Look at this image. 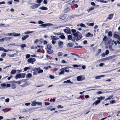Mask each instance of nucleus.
<instances>
[{
	"label": "nucleus",
	"mask_w": 120,
	"mask_h": 120,
	"mask_svg": "<svg viewBox=\"0 0 120 120\" xmlns=\"http://www.w3.org/2000/svg\"><path fill=\"white\" fill-rule=\"evenodd\" d=\"M40 4H35L32 5L30 8L32 9H35L38 8L40 5Z\"/></svg>",
	"instance_id": "nucleus-1"
},
{
	"label": "nucleus",
	"mask_w": 120,
	"mask_h": 120,
	"mask_svg": "<svg viewBox=\"0 0 120 120\" xmlns=\"http://www.w3.org/2000/svg\"><path fill=\"white\" fill-rule=\"evenodd\" d=\"M33 71H34L38 72V73H42L43 71V70L41 69L39 67L34 68Z\"/></svg>",
	"instance_id": "nucleus-2"
},
{
	"label": "nucleus",
	"mask_w": 120,
	"mask_h": 120,
	"mask_svg": "<svg viewBox=\"0 0 120 120\" xmlns=\"http://www.w3.org/2000/svg\"><path fill=\"white\" fill-rule=\"evenodd\" d=\"M113 14H110L108 16V17L106 18V21H108V20H110L112 19L113 17Z\"/></svg>",
	"instance_id": "nucleus-3"
},
{
	"label": "nucleus",
	"mask_w": 120,
	"mask_h": 120,
	"mask_svg": "<svg viewBox=\"0 0 120 120\" xmlns=\"http://www.w3.org/2000/svg\"><path fill=\"white\" fill-rule=\"evenodd\" d=\"M67 28L64 29V31L66 33L70 34L71 33L70 29L68 28L67 27Z\"/></svg>",
	"instance_id": "nucleus-4"
},
{
	"label": "nucleus",
	"mask_w": 120,
	"mask_h": 120,
	"mask_svg": "<svg viewBox=\"0 0 120 120\" xmlns=\"http://www.w3.org/2000/svg\"><path fill=\"white\" fill-rule=\"evenodd\" d=\"M83 76L82 75L79 76H78L77 77V80L78 81H80L81 80H83V78H82V77H83Z\"/></svg>",
	"instance_id": "nucleus-5"
},
{
	"label": "nucleus",
	"mask_w": 120,
	"mask_h": 120,
	"mask_svg": "<svg viewBox=\"0 0 120 120\" xmlns=\"http://www.w3.org/2000/svg\"><path fill=\"white\" fill-rule=\"evenodd\" d=\"M35 59V58H30L29 59L27 60V62L29 63H30L32 61H34V60Z\"/></svg>",
	"instance_id": "nucleus-6"
},
{
	"label": "nucleus",
	"mask_w": 120,
	"mask_h": 120,
	"mask_svg": "<svg viewBox=\"0 0 120 120\" xmlns=\"http://www.w3.org/2000/svg\"><path fill=\"white\" fill-rule=\"evenodd\" d=\"M93 34H91L90 33L88 32L86 34L85 37H92L93 36Z\"/></svg>",
	"instance_id": "nucleus-7"
},
{
	"label": "nucleus",
	"mask_w": 120,
	"mask_h": 120,
	"mask_svg": "<svg viewBox=\"0 0 120 120\" xmlns=\"http://www.w3.org/2000/svg\"><path fill=\"white\" fill-rule=\"evenodd\" d=\"M108 39H110V38H108L107 39V37L106 36H105L102 39V40L103 41H105V44H106V41H107L108 40Z\"/></svg>",
	"instance_id": "nucleus-8"
},
{
	"label": "nucleus",
	"mask_w": 120,
	"mask_h": 120,
	"mask_svg": "<svg viewBox=\"0 0 120 120\" xmlns=\"http://www.w3.org/2000/svg\"><path fill=\"white\" fill-rule=\"evenodd\" d=\"M66 17V15H62L59 17V18L61 19L64 20L65 19Z\"/></svg>",
	"instance_id": "nucleus-9"
},
{
	"label": "nucleus",
	"mask_w": 120,
	"mask_h": 120,
	"mask_svg": "<svg viewBox=\"0 0 120 120\" xmlns=\"http://www.w3.org/2000/svg\"><path fill=\"white\" fill-rule=\"evenodd\" d=\"M51 38L52 40H55L59 39V38L57 37L54 36H52L51 37Z\"/></svg>",
	"instance_id": "nucleus-10"
},
{
	"label": "nucleus",
	"mask_w": 120,
	"mask_h": 120,
	"mask_svg": "<svg viewBox=\"0 0 120 120\" xmlns=\"http://www.w3.org/2000/svg\"><path fill=\"white\" fill-rule=\"evenodd\" d=\"M100 102V101L97 100L95 101L92 104V105L93 106H94V105H98V104Z\"/></svg>",
	"instance_id": "nucleus-11"
},
{
	"label": "nucleus",
	"mask_w": 120,
	"mask_h": 120,
	"mask_svg": "<svg viewBox=\"0 0 120 120\" xmlns=\"http://www.w3.org/2000/svg\"><path fill=\"white\" fill-rule=\"evenodd\" d=\"M112 58V56H110L106 58H104L102 59L103 60H106L111 59Z\"/></svg>",
	"instance_id": "nucleus-12"
},
{
	"label": "nucleus",
	"mask_w": 120,
	"mask_h": 120,
	"mask_svg": "<svg viewBox=\"0 0 120 120\" xmlns=\"http://www.w3.org/2000/svg\"><path fill=\"white\" fill-rule=\"evenodd\" d=\"M21 74H17L16 75V76L15 77V78L17 79L18 78H21Z\"/></svg>",
	"instance_id": "nucleus-13"
},
{
	"label": "nucleus",
	"mask_w": 120,
	"mask_h": 120,
	"mask_svg": "<svg viewBox=\"0 0 120 120\" xmlns=\"http://www.w3.org/2000/svg\"><path fill=\"white\" fill-rule=\"evenodd\" d=\"M82 37V36L81 34H80L78 35L76 39V41H78Z\"/></svg>",
	"instance_id": "nucleus-14"
},
{
	"label": "nucleus",
	"mask_w": 120,
	"mask_h": 120,
	"mask_svg": "<svg viewBox=\"0 0 120 120\" xmlns=\"http://www.w3.org/2000/svg\"><path fill=\"white\" fill-rule=\"evenodd\" d=\"M97 1L98 2H101V3H108V1H104L103 0H97Z\"/></svg>",
	"instance_id": "nucleus-15"
},
{
	"label": "nucleus",
	"mask_w": 120,
	"mask_h": 120,
	"mask_svg": "<svg viewBox=\"0 0 120 120\" xmlns=\"http://www.w3.org/2000/svg\"><path fill=\"white\" fill-rule=\"evenodd\" d=\"M105 98V96H101L98 97L97 98V99H98V100L100 101H101V100H102L104 99Z\"/></svg>",
	"instance_id": "nucleus-16"
},
{
	"label": "nucleus",
	"mask_w": 120,
	"mask_h": 120,
	"mask_svg": "<svg viewBox=\"0 0 120 120\" xmlns=\"http://www.w3.org/2000/svg\"><path fill=\"white\" fill-rule=\"evenodd\" d=\"M39 9L41 10H48V9L47 8L45 7L44 6H43L40 7L39 8Z\"/></svg>",
	"instance_id": "nucleus-17"
},
{
	"label": "nucleus",
	"mask_w": 120,
	"mask_h": 120,
	"mask_svg": "<svg viewBox=\"0 0 120 120\" xmlns=\"http://www.w3.org/2000/svg\"><path fill=\"white\" fill-rule=\"evenodd\" d=\"M47 51L48 53L49 54H51L53 52V50L51 49H48Z\"/></svg>",
	"instance_id": "nucleus-18"
},
{
	"label": "nucleus",
	"mask_w": 120,
	"mask_h": 120,
	"mask_svg": "<svg viewBox=\"0 0 120 120\" xmlns=\"http://www.w3.org/2000/svg\"><path fill=\"white\" fill-rule=\"evenodd\" d=\"M70 67H65L62 68L61 69H60V70H63L64 71L66 70H67V69H68L69 68H70Z\"/></svg>",
	"instance_id": "nucleus-19"
},
{
	"label": "nucleus",
	"mask_w": 120,
	"mask_h": 120,
	"mask_svg": "<svg viewBox=\"0 0 120 120\" xmlns=\"http://www.w3.org/2000/svg\"><path fill=\"white\" fill-rule=\"evenodd\" d=\"M13 36L14 37L19 36L20 35V34L17 33L15 32L13 33Z\"/></svg>",
	"instance_id": "nucleus-20"
},
{
	"label": "nucleus",
	"mask_w": 120,
	"mask_h": 120,
	"mask_svg": "<svg viewBox=\"0 0 120 120\" xmlns=\"http://www.w3.org/2000/svg\"><path fill=\"white\" fill-rule=\"evenodd\" d=\"M29 36L28 35H26L24 36L22 38V40H24L26 39Z\"/></svg>",
	"instance_id": "nucleus-21"
},
{
	"label": "nucleus",
	"mask_w": 120,
	"mask_h": 120,
	"mask_svg": "<svg viewBox=\"0 0 120 120\" xmlns=\"http://www.w3.org/2000/svg\"><path fill=\"white\" fill-rule=\"evenodd\" d=\"M47 47L48 49H51L52 48V47L50 44H48L47 45Z\"/></svg>",
	"instance_id": "nucleus-22"
},
{
	"label": "nucleus",
	"mask_w": 120,
	"mask_h": 120,
	"mask_svg": "<svg viewBox=\"0 0 120 120\" xmlns=\"http://www.w3.org/2000/svg\"><path fill=\"white\" fill-rule=\"evenodd\" d=\"M69 10V9L68 8H67L64 10V13H67L68 12Z\"/></svg>",
	"instance_id": "nucleus-23"
},
{
	"label": "nucleus",
	"mask_w": 120,
	"mask_h": 120,
	"mask_svg": "<svg viewBox=\"0 0 120 120\" xmlns=\"http://www.w3.org/2000/svg\"><path fill=\"white\" fill-rule=\"evenodd\" d=\"M4 38V41L5 40L6 41L8 40H10L11 38H11L9 37H6L5 38Z\"/></svg>",
	"instance_id": "nucleus-24"
},
{
	"label": "nucleus",
	"mask_w": 120,
	"mask_h": 120,
	"mask_svg": "<svg viewBox=\"0 0 120 120\" xmlns=\"http://www.w3.org/2000/svg\"><path fill=\"white\" fill-rule=\"evenodd\" d=\"M119 35L117 34H116V33H115L113 34V37L115 38H116L117 37L119 36Z\"/></svg>",
	"instance_id": "nucleus-25"
},
{
	"label": "nucleus",
	"mask_w": 120,
	"mask_h": 120,
	"mask_svg": "<svg viewBox=\"0 0 120 120\" xmlns=\"http://www.w3.org/2000/svg\"><path fill=\"white\" fill-rule=\"evenodd\" d=\"M77 26H80L81 27H86V26L84 24L81 23L80 25H77Z\"/></svg>",
	"instance_id": "nucleus-26"
},
{
	"label": "nucleus",
	"mask_w": 120,
	"mask_h": 120,
	"mask_svg": "<svg viewBox=\"0 0 120 120\" xmlns=\"http://www.w3.org/2000/svg\"><path fill=\"white\" fill-rule=\"evenodd\" d=\"M16 72V70H12L11 72V74H14Z\"/></svg>",
	"instance_id": "nucleus-27"
},
{
	"label": "nucleus",
	"mask_w": 120,
	"mask_h": 120,
	"mask_svg": "<svg viewBox=\"0 0 120 120\" xmlns=\"http://www.w3.org/2000/svg\"><path fill=\"white\" fill-rule=\"evenodd\" d=\"M113 96V95H111L110 96H109V97H108V98H106L105 99V101L107 100H109L110 99H111L112 97Z\"/></svg>",
	"instance_id": "nucleus-28"
},
{
	"label": "nucleus",
	"mask_w": 120,
	"mask_h": 120,
	"mask_svg": "<svg viewBox=\"0 0 120 120\" xmlns=\"http://www.w3.org/2000/svg\"><path fill=\"white\" fill-rule=\"evenodd\" d=\"M68 40H71L72 39V36L70 35H68Z\"/></svg>",
	"instance_id": "nucleus-29"
},
{
	"label": "nucleus",
	"mask_w": 120,
	"mask_h": 120,
	"mask_svg": "<svg viewBox=\"0 0 120 120\" xmlns=\"http://www.w3.org/2000/svg\"><path fill=\"white\" fill-rule=\"evenodd\" d=\"M63 44V43L61 41H60L58 42V45L59 46H61Z\"/></svg>",
	"instance_id": "nucleus-30"
},
{
	"label": "nucleus",
	"mask_w": 120,
	"mask_h": 120,
	"mask_svg": "<svg viewBox=\"0 0 120 120\" xmlns=\"http://www.w3.org/2000/svg\"><path fill=\"white\" fill-rule=\"evenodd\" d=\"M72 66L75 67H81V66L80 65L77 64L73 65H72Z\"/></svg>",
	"instance_id": "nucleus-31"
},
{
	"label": "nucleus",
	"mask_w": 120,
	"mask_h": 120,
	"mask_svg": "<svg viewBox=\"0 0 120 120\" xmlns=\"http://www.w3.org/2000/svg\"><path fill=\"white\" fill-rule=\"evenodd\" d=\"M112 32L111 31H109L108 32V35L109 36L111 37L112 36Z\"/></svg>",
	"instance_id": "nucleus-32"
},
{
	"label": "nucleus",
	"mask_w": 120,
	"mask_h": 120,
	"mask_svg": "<svg viewBox=\"0 0 120 120\" xmlns=\"http://www.w3.org/2000/svg\"><path fill=\"white\" fill-rule=\"evenodd\" d=\"M34 32V31H27L26 32H25L24 33V34H30V33H32L33 32Z\"/></svg>",
	"instance_id": "nucleus-33"
},
{
	"label": "nucleus",
	"mask_w": 120,
	"mask_h": 120,
	"mask_svg": "<svg viewBox=\"0 0 120 120\" xmlns=\"http://www.w3.org/2000/svg\"><path fill=\"white\" fill-rule=\"evenodd\" d=\"M79 33V32H76L75 33H73V35L75 37H77V36L78 35V33Z\"/></svg>",
	"instance_id": "nucleus-34"
},
{
	"label": "nucleus",
	"mask_w": 120,
	"mask_h": 120,
	"mask_svg": "<svg viewBox=\"0 0 120 120\" xmlns=\"http://www.w3.org/2000/svg\"><path fill=\"white\" fill-rule=\"evenodd\" d=\"M27 77L29 78L30 77H31L32 76V75L30 73H29L27 74Z\"/></svg>",
	"instance_id": "nucleus-35"
},
{
	"label": "nucleus",
	"mask_w": 120,
	"mask_h": 120,
	"mask_svg": "<svg viewBox=\"0 0 120 120\" xmlns=\"http://www.w3.org/2000/svg\"><path fill=\"white\" fill-rule=\"evenodd\" d=\"M60 38L62 39H64L65 38V36L64 35H61L59 36Z\"/></svg>",
	"instance_id": "nucleus-36"
},
{
	"label": "nucleus",
	"mask_w": 120,
	"mask_h": 120,
	"mask_svg": "<svg viewBox=\"0 0 120 120\" xmlns=\"http://www.w3.org/2000/svg\"><path fill=\"white\" fill-rule=\"evenodd\" d=\"M61 71H60L59 73V75H61L62 74H64V71L63 70H61Z\"/></svg>",
	"instance_id": "nucleus-37"
},
{
	"label": "nucleus",
	"mask_w": 120,
	"mask_h": 120,
	"mask_svg": "<svg viewBox=\"0 0 120 120\" xmlns=\"http://www.w3.org/2000/svg\"><path fill=\"white\" fill-rule=\"evenodd\" d=\"M36 104V102L34 101L31 104V105L32 106H35Z\"/></svg>",
	"instance_id": "nucleus-38"
},
{
	"label": "nucleus",
	"mask_w": 120,
	"mask_h": 120,
	"mask_svg": "<svg viewBox=\"0 0 120 120\" xmlns=\"http://www.w3.org/2000/svg\"><path fill=\"white\" fill-rule=\"evenodd\" d=\"M73 45L71 43H69L67 44V47H71Z\"/></svg>",
	"instance_id": "nucleus-39"
},
{
	"label": "nucleus",
	"mask_w": 120,
	"mask_h": 120,
	"mask_svg": "<svg viewBox=\"0 0 120 120\" xmlns=\"http://www.w3.org/2000/svg\"><path fill=\"white\" fill-rule=\"evenodd\" d=\"M6 53H3L1 55V56L2 57L4 58V56H6Z\"/></svg>",
	"instance_id": "nucleus-40"
},
{
	"label": "nucleus",
	"mask_w": 120,
	"mask_h": 120,
	"mask_svg": "<svg viewBox=\"0 0 120 120\" xmlns=\"http://www.w3.org/2000/svg\"><path fill=\"white\" fill-rule=\"evenodd\" d=\"M82 46H80V45H78V46H75L74 48H82Z\"/></svg>",
	"instance_id": "nucleus-41"
},
{
	"label": "nucleus",
	"mask_w": 120,
	"mask_h": 120,
	"mask_svg": "<svg viewBox=\"0 0 120 120\" xmlns=\"http://www.w3.org/2000/svg\"><path fill=\"white\" fill-rule=\"evenodd\" d=\"M13 33H8L6 34V36H13Z\"/></svg>",
	"instance_id": "nucleus-42"
},
{
	"label": "nucleus",
	"mask_w": 120,
	"mask_h": 120,
	"mask_svg": "<svg viewBox=\"0 0 120 120\" xmlns=\"http://www.w3.org/2000/svg\"><path fill=\"white\" fill-rule=\"evenodd\" d=\"M58 56H60L63 55V53L61 52H59L57 53Z\"/></svg>",
	"instance_id": "nucleus-43"
},
{
	"label": "nucleus",
	"mask_w": 120,
	"mask_h": 120,
	"mask_svg": "<svg viewBox=\"0 0 120 120\" xmlns=\"http://www.w3.org/2000/svg\"><path fill=\"white\" fill-rule=\"evenodd\" d=\"M102 77V76H97L95 77V78L96 79H99L100 77Z\"/></svg>",
	"instance_id": "nucleus-44"
},
{
	"label": "nucleus",
	"mask_w": 120,
	"mask_h": 120,
	"mask_svg": "<svg viewBox=\"0 0 120 120\" xmlns=\"http://www.w3.org/2000/svg\"><path fill=\"white\" fill-rule=\"evenodd\" d=\"M26 75V74L24 73H22L21 74V77L22 78H24L25 77V75Z\"/></svg>",
	"instance_id": "nucleus-45"
},
{
	"label": "nucleus",
	"mask_w": 120,
	"mask_h": 120,
	"mask_svg": "<svg viewBox=\"0 0 120 120\" xmlns=\"http://www.w3.org/2000/svg\"><path fill=\"white\" fill-rule=\"evenodd\" d=\"M26 46V45L25 44H22L20 46L21 47L24 48V47H25Z\"/></svg>",
	"instance_id": "nucleus-46"
},
{
	"label": "nucleus",
	"mask_w": 120,
	"mask_h": 120,
	"mask_svg": "<svg viewBox=\"0 0 120 120\" xmlns=\"http://www.w3.org/2000/svg\"><path fill=\"white\" fill-rule=\"evenodd\" d=\"M18 82H19L18 81H11V82L12 83H18Z\"/></svg>",
	"instance_id": "nucleus-47"
},
{
	"label": "nucleus",
	"mask_w": 120,
	"mask_h": 120,
	"mask_svg": "<svg viewBox=\"0 0 120 120\" xmlns=\"http://www.w3.org/2000/svg\"><path fill=\"white\" fill-rule=\"evenodd\" d=\"M30 69V68L29 67H25L24 68V70L25 71H26L28 69Z\"/></svg>",
	"instance_id": "nucleus-48"
},
{
	"label": "nucleus",
	"mask_w": 120,
	"mask_h": 120,
	"mask_svg": "<svg viewBox=\"0 0 120 120\" xmlns=\"http://www.w3.org/2000/svg\"><path fill=\"white\" fill-rule=\"evenodd\" d=\"M94 23H90L88 24V25L89 26H94Z\"/></svg>",
	"instance_id": "nucleus-49"
},
{
	"label": "nucleus",
	"mask_w": 120,
	"mask_h": 120,
	"mask_svg": "<svg viewBox=\"0 0 120 120\" xmlns=\"http://www.w3.org/2000/svg\"><path fill=\"white\" fill-rule=\"evenodd\" d=\"M57 108H60L62 109L63 108V106L62 105H59L57 106Z\"/></svg>",
	"instance_id": "nucleus-50"
},
{
	"label": "nucleus",
	"mask_w": 120,
	"mask_h": 120,
	"mask_svg": "<svg viewBox=\"0 0 120 120\" xmlns=\"http://www.w3.org/2000/svg\"><path fill=\"white\" fill-rule=\"evenodd\" d=\"M75 39H76L74 37H73L72 38V39L71 40V41H72L74 42H75Z\"/></svg>",
	"instance_id": "nucleus-51"
},
{
	"label": "nucleus",
	"mask_w": 120,
	"mask_h": 120,
	"mask_svg": "<svg viewBox=\"0 0 120 120\" xmlns=\"http://www.w3.org/2000/svg\"><path fill=\"white\" fill-rule=\"evenodd\" d=\"M38 23L39 24H43L44 23V22L41 20L38 21Z\"/></svg>",
	"instance_id": "nucleus-52"
},
{
	"label": "nucleus",
	"mask_w": 120,
	"mask_h": 120,
	"mask_svg": "<svg viewBox=\"0 0 120 120\" xmlns=\"http://www.w3.org/2000/svg\"><path fill=\"white\" fill-rule=\"evenodd\" d=\"M43 1V0H37L36 2L37 3H40Z\"/></svg>",
	"instance_id": "nucleus-53"
},
{
	"label": "nucleus",
	"mask_w": 120,
	"mask_h": 120,
	"mask_svg": "<svg viewBox=\"0 0 120 120\" xmlns=\"http://www.w3.org/2000/svg\"><path fill=\"white\" fill-rule=\"evenodd\" d=\"M48 24H42V26L45 27L48 26Z\"/></svg>",
	"instance_id": "nucleus-54"
},
{
	"label": "nucleus",
	"mask_w": 120,
	"mask_h": 120,
	"mask_svg": "<svg viewBox=\"0 0 120 120\" xmlns=\"http://www.w3.org/2000/svg\"><path fill=\"white\" fill-rule=\"evenodd\" d=\"M49 77L50 78L52 79H54L55 78L54 76L52 75H50Z\"/></svg>",
	"instance_id": "nucleus-55"
},
{
	"label": "nucleus",
	"mask_w": 120,
	"mask_h": 120,
	"mask_svg": "<svg viewBox=\"0 0 120 120\" xmlns=\"http://www.w3.org/2000/svg\"><path fill=\"white\" fill-rule=\"evenodd\" d=\"M71 31L72 33H74L76 32V30H75L74 29H72L71 30Z\"/></svg>",
	"instance_id": "nucleus-56"
},
{
	"label": "nucleus",
	"mask_w": 120,
	"mask_h": 120,
	"mask_svg": "<svg viewBox=\"0 0 120 120\" xmlns=\"http://www.w3.org/2000/svg\"><path fill=\"white\" fill-rule=\"evenodd\" d=\"M51 67L49 66L48 67H44V68L45 70H47L49 68H51Z\"/></svg>",
	"instance_id": "nucleus-57"
},
{
	"label": "nucleus",
	"mask_w": 120,
	"mask_h": 120,
	"mask_svg": "<svg viewBox=\"0 0 120 120\" xmlns=\"http://www.w3.org/2000/svg\"><path fill=\"white\" fill-rule=\"evenodd\" d=\"M27 83H26L24 84L21 85V86L22 87H25L27 86Z\"/></svg>",
	"instance_id": "nucleus-58"
},
{
	"label": "nucleus",
	"mask_w": 120,
	"mask_h": 120,
	"mask_svg": "<svg viewBox=\"0 0 120 120\" xmlns=\"http://www.w3.org/2000/svg\"><path fill=\"white\" fill-rule=\"evenodd\" d=\"M11 65H10L9 66H6L4 68V69H5L7 68H9V67H11Z\"/></svg>",
	"instance_id": "nucleus-59"
},
{
	"label": "nucleus",
	"mask_w": 120,
	"mask_h": 120,
	"mask_svg": "<svg viewBox=\"0 0 120 120\" xmlns=\"http://www.w3.org/2000/svg\"><path fill=\"white\" fill-rule=\"evenodd\" d=\"M1 86L2 87H5L6 86V84L5 83H2L1 84Z\"/></svg>",
	"instance_id": "nucleus-60"
},
{
	"label": "nucleus",
	"mask_w": 120,
	"mask_h": 120,
	"mask_svg": "<svg viewBox=\"0 0 120 120\" xmlns=\"http://www.w3.org/2000/svg\"><path fill=\"white\" fill-rule=\"evenodd\" d=\"M30 55L29 54H27L26 56V58H28L30 57Z\"/></svg>",
	"instance_id": "nucleus-61"
},
{
	"label": "nucleus",
	"mask_w": 120,
	"mask_h": 120,
	"mask_svg": "<svg viewBox=\"0 0 120 120\" xmlns=\"http://www.w3.org/2000/svg\"><path fill=\"white\" fill-rule=\"evenodd\" d=\"M43 44L45 45L47 43V41L46 40H44L43 41Z\"/></svg>",
	"instance_id": "nucleus-62"
},
{
	"label": "nucleus",
	"mask_w": 120,
	"mask_h": 120,
	"mask_svg": "<svg viewBox=\"0 0 120 120\" xmlns=\"http://www.w3.org/2000/svg\"><path fill=\"white\" fill-rule=\"evenodd\" d=\"M39 40L38 39H36L34 41V43H36L39 41Z\"/></svg>",
	"instance_id": "nucleus-63"
},
{
	"label": "nucleus",
	"mask_w": 120,
	"mask_h": 120,
	"mask_svg": "<svg viewBox=\"0 0 120 120\" xmlns=\"http://www.w3.org/2000/svg\"><path fill=\"white\" fill-rule=\"evenodd\" d=\"M10 99L9 98H7L5 99V101L6 102H8L9 101Z\"/></svg>",
	"instance_id": "nucleus-64"
}]
</instances>
